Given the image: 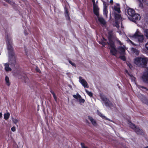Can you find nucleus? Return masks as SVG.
I'll use <instances>...</instances> for the list:
<instances>
[{"label": "nucleus", "mask_w": 148, "mask_h": 148, "mask_svg": "<svg viewBox=\"0 0 148 148\" xmlns=\"http://www.w3.org/2000/svg\"><path fill=\"white\" fill-rule=\"evenodd\" d=\"M108 33L109 42H108V43L110 47V53L113 55L116 56V54L119 53V51L116 49L114 42L112 40L113 34L112 31V30L109 31Z\"/></svg>", "instance_id": "1"}, {"label": "nucleus", "mask_w": 148, "mask_h": 148, "mask_svg": "<svg viewBox=\"0 0 148 148\" xmlns=\"http://www.w3.org/2000/svg\"><path fill=\"white\" fill-rule=\"evenodd\" d=\"M6 44L9 55V62L10 64H14L15 63L16 61L15 57L14 56V53L12 42H10L8 40H7Z\"/></svg>", "instance_id": "2"}, {"label": "nucleus", "mask_w": 148, "mask_h": 148, "mask_svg": "<svg viewBox=\"0 0 148 148\" xmlns=\"http://www.w3.org/2000/svg\"><path fill=\"white\" fill-rule=\"evenodd\" d=\"M141 63V66L147 68L142 77V80L145 82L148 83V58L145 57L142 58Z\"/></svg>", "instance_id": "3"}, {"label": "nucleus", "mask_w": 148, "mask_h": 148, "mask_svg": "<svg viewBox=\"0 0 148 148\" xmlns=\"http://www.w3.org/2000/svg\"><path fill=\"white\" fill-rule=\"evenodd\" d=\"M129 36L132 39H134L135 41H137L139 43H142L144 40V36L141 34L138 29H137L134 34Z\"/></svg>", "instance_id": "4"}, {"label": "nucleus", "mask_w": 148, "mask_h": 148, "mask_svg": "<svg viewBox=\"0 0 148 148\" xmlns=\"http://www.w3.org/2000/svg\"><path fill=\"white\" fill-rule=\"evenodd\" d=\"M128 124L130 127L133 129L138 134L142 135L143 134V131L142 130H140L139 127L136 126L131 122H129Z\"/></svg>", "instance_id": "5"}, {"label": "nucleus", "mask_w": 148, "mask_h": 148, "mask_svg": "<svg viewBox=\"0 0 148 148\" xmlns=\"http://www.w3.org/2000/svg\"><path fill=\"white\" fill-rule=\"evenodd\" d=\"M100 97L103 103H104L105 105L106 106L112 107V103H111L108 99H107L105 96L102 95H100Z\"/></svg>", "instance_id": "6"}, {"label": "nucleus", "mask_w": 148, "mask_h": 148, "mask_svg": "<svg viewBox=\"0 0 148 148\" xmlns=\"http://www.w3.org/2000/svg\"><path fill=\"white\" fill-rule=\"evenodd\" d=\"M107 0L106 1H104L102 0L103 3V14L106 16H107L108 12V0Z\"/></svg>", "instance_id": "7"}, {"label": "nucleus", "mask_w": 148, "mask_h": 148, "mask_svg": "<svg viewBox=\"0 0 148 148\" xmlns=\"http://www.w3.org/2000/svg\"><path fill=\"white\" fill-rule=\"evenodd\" d=\"M79 82L84 88H88V84L85 79L81 76L79 77Z\"/></svg>", "instance_id": "8"}, {"label": "nucleus", "mask_w": 148, "mask_h": 148, "mask_svg": "<svg viewBox=\"0 0 148 148\" xmlns=\"http://www.w3.org/2000/svg\"><path fill=\"white\" fill-rule=\"evenodd\" d=\"M93 5V11L94 14L97 16H99V9L98 6L95 3V0H92Z\"/></svg>", "instance_id": "9"}, {"label": "nucleus", "mask_w": 148, "mask_h": 148, "mask_svg": "<svg viewBox=\"0 0 148 148\" xmlns=\"http://www.w3.org/2000/svg\"><path fill=\"white\" fill-rule=\"evenodd\" d=\"M110 8H112L113 11L116 12L118 13H120L121 12L120 10V6L119 3H115L114 5H110Z\"/></svg>", "instance_id": "10"}, {"label": "nucleus", "mask_w": 148, "mask_h": 148, "mask_svg": "<svg viewBox=\"0 0 148 148\" xmlns=\"http://www.w3.org/2000/svg\"><path fill=\"white\" fill-rule=\"evenodd\" d=\"M142 58L141 57H136L134 60V63L137 66H140L141 65V62Z\"/></svg>", "instance_id": "11"}, {"label": "nucleus", "mask_w": 148, "mask_h": 148, "mask_svg": "<svg viewBox=\"0 0 148 148\" xmlns=\"http://www.w3.org/2000/svg\"><path fill=\"white\" fill-rule=\"evenodd\" d=\"M132 21L135 22L136 20H139L140 18V17L139 14H134V15L130 18H129Z\"/></svg>", "instance_id": "12"}, {"label": "nucleus", "mask_w": 148, "mask_h": 148, "mask_svg": "<svg viewBox=\"0 0 148 148\" xmlns=\"http://www.w3.org/2000/svg\"><path fill=\"white\" fill-rule=\"evenodd\" d=\"M98 21H99L100 23L102 26H105L106 22L103 18L101 17H100L99 16H97Z\"/></svg>", "instance_id": "13"}, {"label": "nucleus", "mask_w": 148, "mask_h": 148, "mask_svg": "<svg viewBox=\"0 0 148 148\" xmlns=\"http://www.w3.org/2000/svg\"><path fill=\"white\" fill-rule=\"evenodd\" d=\"M88 119L94 126L96 127L97 126V124L95 119L90 116H88Z\"/></svg>", "instance_id": "14"}, {"label": "nucleus", "mask_w": 148, "mask_h": 148, "mask_svg": "<svg viewBox=\"0 0 148 148\" xmlns=\"http://www.w3.org/2000/svg\"><path fill=\"white\" fill-rule=\"evenodd\" d=\"M134 10L132 9L129 8L127 9V14L131 17L134 15Z\"/></svg>", "instance_id": "15"}, {"label": "nucleus", "mask_w": 148, "mask_h": 148, "mask_svg": "<svg viewBox=\"0 0 148 148\" xmlns=\"http://www.w3.org/2000/svg\"><path fill=\"white\" fill-rule=\"evenodd\" d=\"M118 51H119V53L121 54H123L125 53V50L124 47H121L118 48Z\"/></svg>", "instance_id": "16"}, {"label": "nucleus", "mask_w": 148, "mask_h": 148, "mask_svg": "<svg viewBox=\"0 0 148 148\" xmlns=\"http://www.w3.org/2000/svg\"><path fill=\"white\" fill-rule=\"evenodd\" d=\"M131 51L132 52L135 53V54L137 56H138L139 55L140 52V51L137 49L134 48H132L131 49Z\"/></svg>", "instance_id": "17"}, {"label": "nucleus", "mask_w": 148, "mask_h": 148, "mask_svg": "<svg viewBox=\"0 0 148 148\" xmlns=\"http://www.w3.org/2000/svg\"><path fill=\"white\" fill-rule=\"evenodd\" d=\"M5 66V69L7 71H11V69L9 67V65L8 63H5L4 64Z\"/></svg>", "instance_id": "18"}, {"label": "nucleus", "mask_w": 148, "mask_h": 148, "mask_svg": "<svg viewBox=\"0 0 148 148\" xmlns=\"http://www.w3.org/2000/svg\"><path fill=\"white\" fill-rule=\"evenodd\" d=\"M12 121L13 123L14 124H15L17 127H18V119L16 118H14L13 117L12 118Z\"/></svg>", "instance_id": "19"}, {"label": "nucleus", "mask_w": 148, "mask_h": 148, "mask_svg": "<svg viewBox=\"0 0 148 148\" xmlns=\"http://www.w3.org/2000/svg\"><path fill=\"white\" fill-rule=\"evenodd\" d=\"M5 80L6 85L8 86H9L10 85V83L9 81V78L7 76H5Z\"/></svg>", "instance_id": "20"}, {"label": "nucleus", "mask_w": 148, "mask_h": 148, "mask_svg": "<svg viewBox=\"0 0 148 148\" xmlns=\"http://www.w3.org/2000/svg\"><path fill=\"white\" fill-rule=\"evenodd\" d=\"M125 72L126 73L128 74L130 77L131 79L132 80V81L135 82L136 80L135 78L133 77L132 75L129 74L127 70L125 71Z\"/></svg>", "instance_id": "21"}, {"label": "nucleus", "mask_w": 148, "mask_h": 148, "mask_svg": "<svg viewBox=\"0 0 148 148\" xmlns=\"http://www.w3.org/2000/svg\"><path fill=\"white\" fill-rule=\"evenodd\" d=\"M97 114L99 115L103 119H106L108 120L109 121H110V120L106 118L105 116L103 115L102 114H101L98 110H97Z\"/></svg>", "instance_id": "22"}, {"label": "nucleus", "mask_w": 148, "mask_h": 148, "mask_svg": "<svg viewBox=\"0 0 148 148\" xmlns=\"http://www.w3.org/2000/svg\"><path fill=\"white\" fill-rule=\"evenodd\" d=\"M10 116V114L9 112L5 113L4 115V119L5 120H8Z\"/></svg>", "instance_id": "23"}, {"label": "nucleus", "mask_w": 148, "mask_h": 148, "mask_svg": "<svg viewBox=\"0 0 148 148\" xmlns=\"http://www.w3.org/2000/svg\"><path fill=\"white\" fill-rule=\"evenodd\" d=\"M65 15L66 17V18L67 20H69L70 19V17L69 16V14L68 13V11L66 8H65Z\"/></svg>", "instance_id": "24"}, {"label": "nucleus", "mask_w": 148, "mask_h": 148, "mask_svg": "<svg viewBox=\"0 0 148 148\" xmlns=\"http://www.w3.org/2000/svg\"><path fill=\"white\" fill-rule=\"evenodd\" d=\"M73 96L74 98L77 99H79L80 98H81V95L78 93H77L76 95H73Z\"/></svg>", "instance_id": "25"}, {"label": "nucleus", "mask_w": 148, "mask_h": 148, "mask_svg": "<svg viewBox=\"0 0 148 148\" xmlns=\"http://www.w3.org/2000/svg\"><path fill=\"white\" fill-rule=\"evenodd\" d=\"M115 18L116 20H121L122 19L121 15L119 14H116L115 15Z\"/></svg>", "instance_id": "26"}, {"label": "nucleus", "mask_w": 148, "mask_h": 148, "mask_svg": "<svg viewBox=\"0 0 148 148\" xmlns=\"http://www.w3.org/2000/svg\"><path fill=\"white\" fill-rule=\"evenodd\" d=\"M85 91L87 94L90 97H92V93L91 92L88 91L86 89H85Z\"/></svg>", "instance_id": "27"}, {"label": "nucleus", "mask_w": 148, "mask_h": 148, "mask_svg": "<svg viewBox=\"0 0 148 148\" xmlns=\"http://www.w3.org/2000/svg\"><path fill=\"white\" fill-rule=\"evenodd\" d=\"M144 33L146 37L148 38V29H145L144 31Z\"/></svg>", "instance_id": "28"}, {"label": "nucleus", "mask_w": 148, "mask_h": 148, "mask_svg": "<svg viewBox=\"0 0 148 148\" xmlns=\"http://www.w3.org/2000/svg\"><path fill=\"white\" fill-rule=\"evenodd\" d=\"M79 103L81 104H82V103H84L85 101V100L84 99L82 98L81 97V98H80L79 99Z\"/></svg>", "instance_id": "29"}, {"label": "nucleus", "mask_w": 148, "mask_h": 148, "mask_svg": "<svg viewBox=\"0 0 148 148\" xmlns=\"http://www.w3.org/2000/svg\"><path fill=\"white\" fill-rule=\"evenodd\" d=\"M137 1H138L139 3V7L141 8H142L143 7V5L141 2V1L140 0H137Z\"/></svg>", "instance_id": "30"}, {"label": "nucleus", "mask_w": 148, "mask_h": 148, "mask_svg": "<svg viewBox=\"0 0 148 148\" xmlns=\"http://www.w3.org/2000/svg\"><path fill=\"white\" fill-rule=\"evenodd\" d=\"M51 94L53 95V98H54L55 100L56 101L57 98L56 97V95H55V94L54 93V92L52 90L51 91Z\"/></svg>", "instance_id": "31"}, {"label": "nucleus", "mask_w": 148, "mask_h": 148, "mask_svg": "<svg viewBox=\"0 0 148 148\" xmlns=\"http://www.w3.org/2000/svg\"><path fill=\"white\" fill-rule=\"evenodd\" d=\"M6 1L10 4L11 5H13L14 3L10 0H5Z\"/></svg>", "instance_id": "32"}, {"label": "nucleus", "mask_w": 148, "mask_h": 148, "mask_svg": "<svg viewBox=\"0 0 148 148\" xmlns=\"http://www.w3.org/2000/svg\"><path fill=\"white\" fill-rule=\"evenodd\" d=\"M142 2L148 6V0H142Z\"/></svg>", "instance_id": "33"}, {"label": "nucleus", "mask_w": 148, "mask_h": 148, "mask_svg": "<svg viewBox=\"0 0 148 148\" xmlns=\"http://www.w3.org/2000/svg\"><path fill=\"white\" fill-rule=\"evenodd\" d=\"M142 101L144 103L148 105V100H147V99H145L144 100H143Z\"/></svg>", "instance_id": "34"}, {"label": "nucleus", "mask_w": 148, "mask_h": 148, "mask_svg": "<svg viewBox=\"0 0 148 148\" xmlns=\"http://www.w3.org/2000/svg\"><path fill=\"white\" fill-rule=\"evenodd\" d=\"M120 58L121 59L123 60V61H125L126 60L124 56H120Z\"/></svg>", "instance_id": "35"}, {"label": "nucleus", "mask_w": 148, "mask_h": 148, "mask_svg": "<svg viewBox=\"0 0 148 148\" xmlns=\"http://www.w3.org/2000/svg\"><path fill=\"white\" fill-rule=\"evenodd\" d=\"M81 144L82 148H88L87 146H85L84 143H81Z\"/></svg>", "instance_id": "36"}, {"label": "nucleus", "mask_w": 148, "mask_h": 148, "mask_svg": "<svg viewBox=\"0 0 148 148\" xmlns=\"http://www.w3.org/2000/svg\"><path fill=\"white\" fill-rule=\"evenodd\" d=\"M115 26L118 28L119 27L118 23L117 21H116V22H115Z\"/></svg>", "instance_id": "37"}, {"label": "nucleus", "mask_w": 148, "mask_h": 148, "mask_svg": "<svg viewBox=\"0 0 148 148\" xmlns=\"http://www.w3.org/2000/svg\"><path fill=\"white\" fill-rule=\"evenodd\" d=\"M69 62L73 66H75V64L73 62H72L71 61L69 60Z\"/></svg>", "instance_id": "38"}, {"label": "nucleus", "mask_w": 148, "mask_h": 148, "mask_svg": "<svg viewBox=\"0 0 148 148\" xmlns=\"http://www.w3.org/2000/svg\"><path fill=\"white\" fill-rule=\"evenodd\" d=\"M11 130L12 132H15L16 131V128L14 127H13L11 128Z\"/></svg>", "instance_id": "39"}, {"label": "nucleus", "mask_w": 148, "mask_h": 148, "mask_svg": "<svg viewBox=\"0 0 148 148\" xmlns=\"http://www.w3.org/2000/svg\"><path fill=\"white\" fill-rule=\"evenodd\" d=\"M127 42H130L131 44H132L133 45H134V44L133 43V42H132V41H131L130 40V39H128L127 40Z\"/></svg>", "instance_id": "40"}, {"label": "nucleus", "mask_w": 148, "mask_h": 148, "mask_svg": "<svg viewBox=\"0 0 148 148\" xmlns=\"http://www.w3.org/2000/svg\"><path fill=\"white\" fill-rule=\"evenodd\" d=\"M127 65L130 68V69L132 68V66L131 64H130V63L127 64Z\"/></svg>", "instance_id": "41"}, {"label": "nucleus", "mask_w": 148, "mask_h": 148, "mask_svg": "<svg viewBox=\"0 0 148 148\" xmlns=\"http://www.w3.org/2000/svg\"><path fill=\"white\" fill-rule=\"evenodd\" d=\"M110 3L111 4V5H112V4L113 3V0H110Z\"/></svg>", "instance_id": "42"}, {"label": "nucleus", "mask_w": 148, "mask_h": 148, "mask_svg": "<svg viewBox=\"0 0 148 148\" xmlns=\"http://www.w3.org/2000/svg\"><path fill=\"white\" fill-rule=\"evenodd\" d=\"M145 47L148 50V42L145 45Z\"/></svg>", "instance_id": "43"}, {"label": "nucleus", "mask_w": 148, "mask_h": 148, "mask_svg": "<svg viewBox=\"0 0 148 148\" xmlns=\"http://www.w3.org/2000/svg\"><path fill=\"white\" fill-rule=\"evenodd\" d=\"M116 39L118 43H119L120 45H121V42L119 40H118L116 38Z\"/></svg>", "instance_id": "44"}, {"label": "nucleus", "mask_w": 148, "mask_h": 148, "mask_svg": "<svg viewBox=\"0 0 148 148\" xmlns=\"http://www.w3.org/2000/svg\"><path fill=\"white\" fill-rule=\"evenodd\" d=\"M106 44H107L106 43L103 42V43L102 45H103V46H105V45H106Z\"/></svg>", "instance_id": "45"}, {"label": "nucleus", "mask_w": 148, "mask_h": 148, "mask_svg": "<svg viewBox=\"0 0 148 148\" xmlns=\"http://www.w3.org/2000/svg\"><path fill=\"white\" fill-rule=\"evenodd\" d=\"M2 116V114L1 112H0V118Z\"/></svg>", "instance_id": "46"}, {"label": "nucleus", "mask_w": 148, "mask_h": 148, "mask_svg": "<svg viewBox=\"0 0 148 148\" xmlns=\"http://www.w3.org/2000/svg\"><path fill=\"white\" fill-rule=\"evenodd\" d=\"M118 32L119 33V34H121V31H118Z\"/></svg>", "instance_id": "47"}, {"label": "nucleus", "mask_w": 148, "mask_h": 148, "mask_svg": "<svg viewBox=\"0 0 148 148\" xmlns=\"http://www.w3.org/2000/svg\"><path fill=\"white\" fill-rule=\"evenodd\" d=\"M25 35H26L27 34V33H26V32H25Z\"/></svg>", "instance_id": "48"}, {"label": "nucleus", "mask_w": 148, "mask_h": 148, "mask_svg": "<svg viewBox=\"0 0 148 148\" xmlns=\"http://www.w3.org/2000/svg\"><path fill=\"white\" fill-rule=\"evenodd\" d=\"M103 39H104V40H105V41H106V40L105 39L103 38Z\"/></svg>", "instance_id": "49"}, {"label": "nucleus", "mask_w": 148, "mask_h": 148, "mask_svg": "<svg viewBox=\"0 0 148 148\" xmlns=\"http://www.w3.org/2000/svg\"><path fill=\"white\" fill-rule=\"evenodd\" d=\"M145 148H148V147H145Z\"/></svg>", "instance_id": "50"}, {"label": "nucleus", "mask_w": 148, "mask_h": 148, "mask_svg": "<svg viewBox=\"0 0 148 148\" xmlns=\"http://www.w3.org/2000/svg\"><path fill=\"white\" fill-rule=\"evenodd\" d=\"M141 88H144L143 87V86H141Z\"/></svg>", "instance_id": "51"}, {"label": "nucleus", "mask_w": 148, "mask_h": 148, "mask_svg": "<svg viewBox=\"0 0 148 148\" xmlns=\"http://www.w3.org/2000/svg\"><path fill=\"white\" fill-rule=\"evenodd\" d=\"M97 3V1H96V3Z\"/></svg>", "instance_id": "52"}]
</instances>
